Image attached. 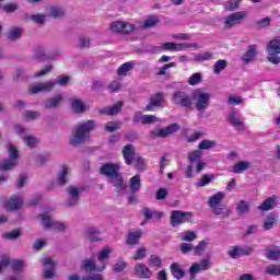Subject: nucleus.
<instances>
[{"instance_id":"1","label":"nucleus","mask_w":280,"mask_h":280,"mask_svg":"<svg viewBox=\"0 0 280 280\" xmlns=\"http://www.w3.org/2000/svg\"><path fill=\"white\" fill-rule=\"evenodd\" d=\"M218 148V141L203 139L198 144V150L190 151L188 153V162L189 165L186 168V178H194V167H196V173L200 174L205 167H207V163L202 162V150H213Z\"/></svg>"},{"instance_id":"61","label":"nucleus","mask_w":280,"mask_h":280,"mask_svg":"<svg viewBox=\"0 0 280 280\" xmlns=\"http://www.w3.org/2000/svg\"><path fill=\"white\" fill-rule=\"evenodd\" d=\"M39 218H42V225L44 226V229H51V226L54 225L51 217L47 214H40Z\"/></svg>"},{"instance_id":"21","label":"nucleus","mask_w":280,"mask_h":280,"mask_svg":"<svg viewBox=\"0 0 280 280\" xmlns=\"http://www.w3.org/2000/svg\"><path fill=\"white\" fill-rule=\"evenodd\" d=\"M122 156L126 165H132L135 163V159L137 156V151L135 145L128 143L122 148Z\"/></svg>"},{"instance_id":"3","label":"nucleus","mask_w":280,"mask_h":280,"mask_svg":"<svg viewBox=\"0 0 280 280\" xmlns=\"http://www.w3.org/2000/svg\"><path fill=\"white\" fill-rule=\"evenodd\" d=\"M95 128H97V122L95 120L79 122L70 137V145H72V148H78V145L85 143L88 139H91V132H93Z\"/></svg>"},{"instance_id":"54","label":"nucleus","mask_w":280,"mask_h":280,"mask_svg":"<svg viewBox=\"0 0 280 280\" xmlns=\"http://www.w3.org/2000/svg\"><path fill=\"white\" fill-rule=\"evenodd\" d=\"M266 275H272L273 277H280V265H270L265 270Z\"/></svg>"},{"instance_id":"10","label":"nucleus","mask_w":280,"mask_h":280,"mask_svg":"<svg viewBox=\"0 0 280 280\" xmlns=\"http://www.w3.org/2000/svg\"><path fill=\"white\" fill-rule=\"evenodd\" d=\"M191 220H194V213L191 212L175 210L171 213L172 226H178V224H185V222H191Z\"/></svg>"},{"instance_id":"53","label":"nucleus","mask_w":280,"mask_h":280,"mask_svg":"<svg viewBox=\"0 0 280 280\" xmlns=\"http://www.w3.org/2000/svg\"><path fill=\"white\" fill-rule=\"evenodd\" d=\"M135 161V168L138 172H145V160H143V158H141L140 155H137Z\"/></svg>"},{"instance_id":"45","label":"nucleus","mask_w":280,"mask_h":280,"mask_svg":"<svg viewBox=\"0 0 280 280\" xmlns=\"http://www.w3.org/2000/svg\"><path fill=\"white\" fill-rule=\"evenodd\" d=\"M266 257L270 259V261H279L280 259V248L279 246H273L272 249H269L266 253Z\"/></svg>"},{"instance_id":"40","label":"nucleus","mask_w":280,"mask_h":280,"mask_svg":"<svg viewBox=\"0 0 280 280\" xmlns=\"http://www.w3.org/2000/svg\"><path fill=\"white\" fill-rule=\"evenodd\" d=\"M229 67V61L226 59H219L214 65H213V73L215 75H220L224 69Z\"/></svg>"},{"instance_id":"2","label":"nucleus","mask_w":280,"mask_h":280,"mask_svg":"<svg viewBox=\"0 0 280 280\" xmlns=\"http://www.w3.org/2000/svg\"><path fill=\"white\" fill-rule=\"evenodd\" d=\"M100 174L108 178L107 180L109 185L115 187V191L118 196H124L126 194L128 186L126 185V180L121 174V165H119V163L108 162L103 164L100 168Z\"/></svg>"},{"instance_id":"63","label":"nucleus","mask_w":280,"mask_h":280,"mask_svg":"<svg viewBox=\"0 0 280 280\" xmlns=\"http://www.w3.org/2000/svg\"><path fill=\"white\" fill-rule=\"evenodd\" d=\"M110 253H112L110 247L103 248L98 254V261H106V259L110 257Z\"/></svg>"},{"instance_id":"13","label":"nucleus","mask_w":280,"mask_h":280,"mask_svg":"<svg viewBox=\"0 0 280 280\" xmlns=\"http://www.w3.org/2000/svg\"><path fill=\"white\" fill-rule=\"evenodd\" d=\"M165 104V93L158 92L151 95L149 104L145 106L144 110L152 113L154 108H163Z\"/></svg>"},{"instance_id":"50","label":"nucleus","mask_w":280,"mask_h":280,"mask_svg":"<svg viewBox=\"0 0 280 280\" xmlns=\"http://www.w3.org/2000/svg\"><path fill=\"white\" fill-rule=\"evenodd\" d=\"M158 23H161V20L158 15H150L143 23V27L150 28L154 27V25H158Z\"/></svg>"},{"instance_id":"23","label":"nucleus","mask_w":280,"mask_h":280,"mask_svg":"<svg viewBox=\"0 0 280 280\" xmlns=\"http://www.w3.org/2000/svg\"><path fill=\"white\" fill-rule=\"evenodd\" d=\"M238 112L233 109L232 112H230V114L228 115V121H230L231 126H233L234 128H236V130H241L244 131L245 130V126H244V121H242L240 119V117H237Z\"/></svg>"},{"instance_id":"5","label":"nucleus","mask_w":280,"mask_h":280,"mask_svg":"<svg viewBox=\"0 0 280 280\" xmlns=\"http://www.w3.org/2000/svg\"><path fill=\"white\" fill-rule=\"evenodd\" d=\"M171 102H173L175 106H180V108H191L192 94H189L184 90H177L172 93Z\"/></svg>"},{"instance_id":"27","label":"nucleus","mask_w":280,"mask_h":280,"mask_svg":"<svg viewBox=\"0 0 280 280\" xmlns=\"http://www.w3.org/2000/svg\"><path fill=\"white\" fill-rule=\"evenodd\" d=\"M141 237H143L142 230L129 232L127 235V240H126L127 246H137L139 244V240H141Z\"/></svg>"},{"instance_id":"39","label":"nucleus","mask_w":280,"mask_h":280,"mask_svg":"<svg viewBox=\"0 0 280 280\" xmlns=\"http://www.w3.org/2000/svg\"><path fill=\"white\" fill-rule=\"evenodd\" d=\"M279 219V215L276 212L270 213L267 215L265 222H264V229L265 231H270L275 226V223Z\"/></svg>"},{"instance_id":"18","label":"nucleus","mask_w":280,"mask_h":280,"mask_svg":"<svg viewBox=\"0 0 280 280\" xmlns=\"http://www.w3.org/2000/svg\"><path fill=\"white\" fill-rule=\"evenodd\" d=\"M44 266V279H54L56 277V262L51 258L40 260Z\"/></svg>"},{"instance_id":"12","label":"nucleus","mask_w":280,"mask_h":280,"mask_svg":"<svg viewBox=\"0 0 280 280\" xmlns=\"http://www.w3.org/2000/svg\"><path fill=\"white\" fill-rule=\"evenodd\" d=\"M80 270L84 272H103V270H106V262H103L102 266H97L95 258H85L81 262Z\"/></svg>"},{"instance_id":"64","label":"nucleus","mask_w":280,"mask_h":280,"mask_svg":"<svg viewBox=\"0 0 280 280\" xmlns=\"http://www.w3.org/2000/svg\"><path fill=\"white\" fill-rule=\"evenodd\" d=\"M228 103L232 106H237L240 104H244V98H242V96H237V95L229 96Z\"/></svg>"},{"instance_id":"31","label":"nucleus","mask_w":280,"mask_h":280,"mask_svg":"<svg viewBox=\"0 0 280 280\" xmlns=\"http://www.w3.org/2000/svg\"><path fill=\"white\" fill-rule=\"evenodd\" d=\"M34 59L43 62L45 60H51V57L47 55V50H45V47L37 46L34 51Z\"/></svg>"},{"instance_id":"58","label":"nucleus","mask_w":280,"mask_h":280,"mask_svg":"<svg viewBox=\"0 0 280 280\" xmlns=\"http://www.w3.org/2000/svg\"><path fill=\"white\" fill-rule=\"evenodd\" d=\"M23 117H25V119H28L30 121H34L38 119V117H40V113L36 110H25L23 113Z\"/></svg>"},{"instance_id":"38","label":"nucleus","mask_w":280,"mask_h":280,"mask_svg":"<svg viewBox=\"0 0 280 280\" xmlns=\"http://www.w3.org/2000/svg\"><path fill=\"white\" fill-rule=\"evenodd\" d=\"M213 209V213L215 215H220L222 219L229 218L231 215V209L226 208L224 205L215 206Z\"/></svg>"},{"instance_id":"26","label":"nucleus","mask_w":280,"mask_h":280,"mask_svg":"<svg viewBox=\"0 0 280 280\" xmlns=\"http://www.w3.org/2000/svg\"><path fill=\"white\" fill-rule=\"evenodd\" d=\"M135 272L136 277H139V279H150V277H152V270L144 264L136 265Z\"/></svg>"},{"instance_id":"11","label":"nucleus","mask_w":280,"mask_h":280,"mask_svg":"<svg viewBox=\"0 0 280 280\" xmlns=\"http://www.w3.org/2000/svg\"><path fill=\"white\" fill-rule=\"evenodd\" d=\"M180 130V125L178 122H173L170 126L161 129H155L151 131L152 137L156 139H167L170 135H176Z\"/></svg>"},{"instance_id":"51","label":"nucleus","mask_w":280,"mask_h":280,"mask_svg":"<svg viewBox=\"0 0 280 280\" xmlns=\"http://www.w3.org/2000/svg\"><path fill=\"white\" fill-rule=\"evenodd\" d=\"M46 19H47V15L43 13L30 15V20L33 21V23H35L36 25H45Z\"/></svg>"},{"instance_id":"57","label":"nucleus","mask_w":280,"mask_h":280,"mask_svg":"<svg viewBox=\"0 0 280 280\" xmlns=\"http://www.w3.org/2000/svg\"><path fill=\"white\" fill-rule=\"evenodd\" d=\"M79 49H89L91 47V38L86 36L79 37Z\"/></svg>"},{"instance_id":"17","label":"nucleus","mask_w":280,"mask_h":280,"mask_svg":"<svg viewBox=\"0 0 280 280\" xmlns=\"http://www.w3.org/2000/svg\"><path fill=\"white\" fill-rule=\"evenodd\" d=\"M21 207H23V197L21 195H13L4 202V209L7 211H19Z\"/></svg>"},{"instance_id":"46","label":"nucleus","mask_w":280,"mask_h":280,"mask_svg":"<svg viewBox=\"0 0 280 280\" xmlns=\"http://www.w3.org/2000/svg\"><path fill=\"white\" fill-rule=\"evenodd\" d=\"M270 23H272L271 18H264L255 22V30H266V27H270Z\"/></svg>"},{"instance_id":"37","label":"nucleus","mask_w":280,"mask_h":280,"mask_svg":"<svg viewBox=\"0 0 280 280\" xmlns=\"http://www.w3.org/2000/svg\"><path fill=\"white\" fill-rule=\"evenodd\" d=\"M241 4L242 0H228L224 2L223 8L225 12H235L240 10Z\"/></svg>"},{"instance_id":"15","label":"nucleus","mask_w":280,"mask_h":280,"mask_svg":"<svg viewBox=\"0 0 280 280\" xmlns=\"http://www.w3.org/2000/svg\"><path fill=\"white\" fill-rule=\"evenodd\" d=\"M54 86H56V82H39L28 89V93L31 95H38V93H51L54 91Z\"/></svg>"},{"instance_id":"24","label":"nucleus","mask_w":280,"mask_h":280,"mask_svg":"<svg viewBox=\"0 0 280 280\" xmlns=\"http://www.w3.org/2000/svg\"><path fill=\"white\" fill-rule=\"evenodd\" d=\"M47 16L50 19H65L67 16V9L60 5H51L48 8Z\"/></svg>"},{"instance_id":"33","label":"nucleus","mask_w":280,"mask_h":280,"mask_svg":"<svg viewBox=\"0 0 280 280\" xmlns=\"http://www.w3.org/2000/svg\"><path fill=\"white\" fill-rule=\"evenodd\" d=\"M129 189L133 194L141 190V175L137 174L129 180Z\"/></svg>"},{"instance_id":"9","label":"nucleus","mask_w":280,"mask_h":280,"mask_svg":"<svg viewBox=\"0 0 280 280\" xmlns=\"http://www.w3.org/2000/svg\"><path fill=\"white\" fill-rule=\"evenodd\" d=\"M68 194V199L65 201V207H78L80 202V191H84V187L78 188L75 186H69L66 189Z\"/></svg>"},{"instance_id":"48","label":"nucleus","mask_w":280,"mask_h":280,"mask_svg":"<svg viewBox=\"0 0 280 280\" xmlns=\"http://www.w3.org/2000/svg\"><path fill=\"white\" fill-rule=\"evenodd\" d=\"M23 139V142L25 143V145H27V148H31L32 150H34V148H36V145L38 144V138L32 136V135H26Z\"/></svg>"},{"instance_id":"56","label":"nucleus","mask_w":280,"mask_h":280,"mask_svg":"<svg viewBox=\"0 0 280 280\" xmlns=\"http://www.w3.org/2000/svg\"><path fill=\"white\" fill-rule=\"evenodd\" d=\"M207 246H209V243H207V241H200L199 244L194 248L195 255H202V253L207 250Z\"/></svg>"},{"instance_id":"34","label":"nucleus","mask_w":280,"mask_h":280,"mask_svg":"<svg viewBox=\"0 0 280 280\" xmlns=\"http://www.w3.org/2000/svg\"><path fill=\"white\" fill-rule=\"evenodd\" d=\"M222 200H224V192H217L209 198V208L213 209L215 207H220V205H222Z\"/></svg>"},{"instance_id":"41","label":"nucleus","mask_w":280,"mask_h":280,"mask_svg":"<svg viewBox=\"0 0 280 280\" xmlns=\"http://www.w3.org/2000/svg\"><path fill=\"white\" fill-rule=\"evenodd\" d=\"M132 69H135V61H128L118 68L117 73L118 75H128V71H132Z\"/></svg>"},{"instance_id":"29","label":"nucleus","mask_w":280,"mask_h":280,"mask_svg":"<svg viewBox=\"0 0 280 280\" xmlns=\"http://www.w3.org/2000/svg\"><path fill=\"white\" fill-rule=\"evenodd\" d=\"M22 36H23V28L19 26H12L7 33V38L11 43H15V40H21Z\"/></svg>"},{"instance_id":"42","label":"nucleus","mask_w":280,"mask_h":280,"mask_svg":"<svg viewBox=\"0 0 280 280\" xmlns=\"http://www.w3.org/2000/svg\"><path fill=\"white\" fill-rule=\"evenodd\" d=\"M213 180H215V175L203 174L197 183V187H207V185H210V183H213Z\"/></svg>"},{"instance_id":"62","label":"nucleus","mask_w":280,"mask_h":280,"mask_svg":"<svg viewBox=\"0 0 280 280\" xmlns=\"http://www.w3.org/2000/svg\"><path fill=\"white\" fill-rule=\"evenodd\" d=\"M108 91H110V93H118V91H121V82L119 81H112L108 86H107Z\"/></svg>"},{"instance_id":"49","label":"nucleus","mask_w":280,"mask_h":280,"mask_svg":"<svg viewBox=\"0 0 280 280\" xmlns=\"http://www.w3.org/2000/svg\"><path fill=\"white\" fill-rule=\"evenodd\" d=\"M249 166H250L249 162L241 161L233 166V173L242 174V172H246V170H248Z\"/></svg>"},{"instance_id":"7","label":"nucleus","mask_w":280,"mask_h":280,"mask_svg":"<svg viewBox=\"0 0 280 280\" xmlns=\"http://www.w3.org/2000/svg\"><path fill=\"white\" fill-rule=\"evenodd\" d=\"M266 51L268 54V62H271V65H280V37L271 39L266 46Z\"/></svg>"},{"instance_id":"32","label":"nucleus","mask_w":280,"mask_h":280,"mask_svg":"<svg viewBox=\"0 0 280 280\" xmlns=\"http://www.w3.org/2000/svg\"><path fill=\"white\" fill-rule=\"evenodd\" d=\"M171 275H173L175 279L180 280L183 279V277H185V275H187V271L180 268V265H178L177 262H173L171 265Z\"/></svg>"},{"instance_id":"36","label":"nucleus","mask_w":280,"mask_h":280,"mask_svg":"<svg viewBox=\"0 0 280 280\" xmlns=\"http://www.w3.org/2000/svg\"><path fill=\"white\" fill-rule=\"evenodd\" d=\"M16 165H19V162H16L14 160H10V159H4L0 162V170L2 172H10V171L14 170V167H16Z\"/></svg>"},{"instance_id":"20","label":"nucleus","mask_w":280,"mask_h":280,"mask_svg":"<svg viewBox=\"0 0 280 280\" xmlns=\"http://www.w3.org/2000/svg\"><path fill=\"white\" fill-rule=\"evenodd\" d=\"M257 54H258L257 45L256 44L249 45L247 47V50L241 57V60L245 65H250V62H255V60H257Z\"/></svg>"},{"instance_id":"30","label":"nucleus","mask_w":280,"mask_h":280,"mask_svg":"<svg viewBox=\"0 0 280 280\" xmlns=\"http://www.w3.org/2000/svg\"><path fill=\"white\" fill-rule=\"evenodd\" d=\"M86 108L88 106L84 102H82V100L72 98L71 109L73 110V113H75L77 115H82L83 113H86Z\"/></svg>"},{"instance_id":"55","label":"nucleus","mask_w":280,"mask_h":280,"mask_svg":"<svg viewBox=\"0 0 280 280\" xmlns=\"http://www.w3.org/2000/svg\"><path fill=\"white\" fill-rule=\"evenodd\" d=\"M51 71H54V66L47 65L42 70L35 72L34 78H43L44 75H47V73H51Z\"/></svg>"},{"instance_id":"60","label":"nucleus","mask_w":280,"mask_h":280,"mask_svg":"<svg viewBox=\"0 0 280 280\" xmlns=\"http://www.w3.org/2000/svg\"><path fill=\"white\" fill-rule=\"evenodd\" d=\"M3 12L12 14L19 10V4L16 2L7 3L2 7Z\"/></svg>"},{"instance_id":"8","label":"nucleus","mask_w":280,"mask_h":280,"mask_svg":"<svg viewBox=\"0 0 280 280\" xmlns=\"http://www.w3.org/2000/svg\"><path fill=\"white\" fill-rule=\"evenodd\" d=\"M189 47H196V44H176L174 42H166L162 44L161 46H155L153 48V51H183V49H188Z\"/></svg>"},{"instance_id":"59","label":"nucleus","mask_w":280,"mask_h":280,"mask_svg":"<svg viewBox=\"0 0 280 280\" xmlns=\"http://www.w3.org/2000/svg\"><path fill=\"white\" fill-rule=\"evenodd\" d=\"M11 268L13 272H21L25 268V260H13L11 262Z\"/></svg>"},{"instance_id":"43","label":"nucleus","mask_w":280,"mask_h":280,"mask_svg":"<svg viewBox=\"0 0 280 280\" xmlns=\"http://www.w3.org/2000/svg\"><path fill=\"white\" fill-rule=\"evenodd\" d=\"M238 215H244L250 211V203L246 200H241L236 206Z\"/></svg>"},{"instance_id":"22","label":"nucleus","mask_w":280,"mask_h":280,"mask_svg":"<svg viewBox=\"0 0 280 280\" xmlns=\"http://www.w3.org/2000/svg\"><path fill=\"white\" fill-rule=\"evenodd\" d=\"M69 183V166L62 165L57 173L56 185L65 187Z\"/></svg>"},{"instance_id":"6","label":"nucleus","mask_w":280,"mask_h":280,"mask_svg":"<svg viewBox=\"0 0 280 280\" xmlns=\"http://www.w3.org/2000/svg\"><path fill=\"white\" fill-rule=\"evenodd\" d=\"M248 16V11H237L233 12L223 18V24L225 30H233V27H237V25H242L246 18Z\"/></svg>"},{"instance_id":"4","label":"nucleus","mask_w":280,"mask_h":280,"mask_svg":"<svg viewBox=\"0 0 280 280\" xmlns=\"http://www.w3.org/2000/svg\"><path fill=\"white\" fill-rule=\"evenodd\" d=\"M210 100L211 94L202 92L201 89H196L192 91V102L195 101V108L197 113H200L201 115L205 114L207 108H209Z\"/></svg>"},{"instance_id":"25","label":"nucleus","mask_w":280,"mask_h":280,"mask_svg":"<svg viewBox=\"0 0 280 280\" xmlns=\"http://www.w3.org/2000/svg\"><path fill=\"white\" fill-rule=\"evenodd\" d=\"M121 108H124V102L118 101L115 105L112 107H104L103 109H100V115H119L121 113Z\"/></svg>"},{"instance_id":"28","label":"nucleus","mask_w":280,"mask_h":280,"mask_svg":"<svg viewBox=\"0 0 280 280\" xmlns=\"http://www.w3.org/2000/svg\"><path fill=\"white\" fill-rule=\"evenodd\" d=\"M60 104H62V95L58 94L55 97L47 98L44 102V108H46V110H54L58 108Z\"/></svg>"},{"instance_id":"14","label":"nucleus","mask_w":280,"mask_h":280,"mask_svg":"<svg viewBox=\"0 0 280 280\" xmlns=\"http://www.w3.org/2000/svg\"><path fill=\"white\" fill-rule=\"evenodd\" d=\"M112 32H115L116 34H132L135 32V26L131 23L124 22V21H115L110 25Z\"/></svg>"},{"instance_id":"19","label":"nucleus","mask_w":280,"mask_h":280,"mask_svg":"<svg viewBox=\"0 0 280 280\" xmlns=\"http://www.w3.org/2000/svg\"><path fill=\"white\" fill-rule=\"evenodd\" d=\"M279 206V197L277 195H272L262 201L260 206L257 207L258 211H272V209H277Z\"/></svg>"},{"instance_id":"44","label":"nucleus","mask_w":280,"mask_h":280,"mask_svg":"<svg viewBox=\"0 0 280 280\" xmlns=\"http://www.w3.org/2000/svg\"><path fill=\"white\" fill-rule=\"evenodd\" d=\"M5 148L8 150L9 159L19 163V149H16L12 143H8Z\"/></svg>"},{"instance_id":"52","label":"nucleus","mask_w":280,"mask_h":280,"mask_svg":"<svg viewBox=\"0 0 280 280\" xmlns=\"http://www.w3.org/2000/svg\"><path fill=\"white\" fill-rule=\"evenodd\" d=\"M200 82H202V74L200 72H196V73L191 74L187 81V83L190 86H196L197 84H200Z\"/></svg>"},{"instance_id":"16","label":"nucleus","mask_w":280,"mask_h":280,"mask_svg":"<svg viewBox=\"0 0 280 280\" xmlns=\"http://www.w3.org/2000/svg\"><path fill=\"white\" fill-rule=\"evenodd\" d=\"M209 268H211V260L208 256L203 258L200 262L192 264L188 272L190 275V278L194 280L196 279V276L198 275V272H202V270H209Z\"/></svg>"},{"instance_id":"35","label":"nucleus","mask_w":280,"mask_h":280,"mask_svg":"<svg viewBox=\"0 0 280 280\" xmlns=\"http://www.w3.org/2000/svg\"><path fill=\"white\" fill-rule=\"evenodd\" d=\"M85 237L91 242H102L100 230H97V228H88L85 230Z\"/></svg>"},{"instance_id":"47","label":"nucleus","mask_w":280,"mask_h":280,"mask_svg":"<svg viewBox=\"0 0 280 280\" xmlns=\"http://www.w3.org/2000/svg\"><path fill=\"white\" fill-rule=\"evenodd\" d=\"M194 60L196 62H205L207 60H213V52L205 51L201 54H197V55H195Z\"/></svg>"}]
</instances>
